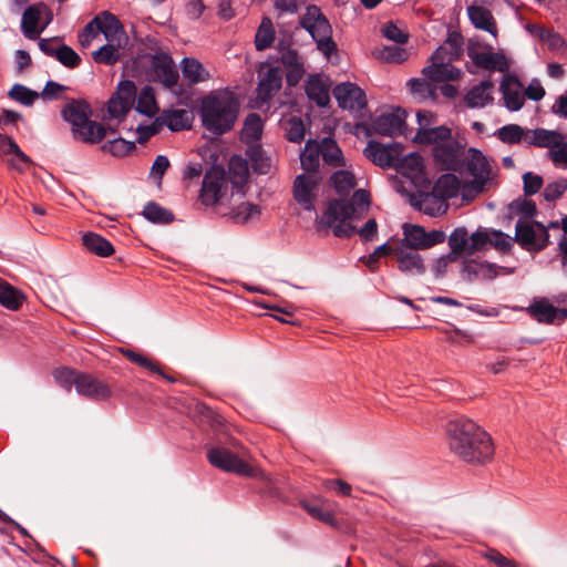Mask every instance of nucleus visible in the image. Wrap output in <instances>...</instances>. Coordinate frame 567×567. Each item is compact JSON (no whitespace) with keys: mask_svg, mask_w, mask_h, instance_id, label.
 Listing matches in <instances>:
<instances>
[{"mask_svg":"<svg viewBox=\"0 0 567 567\" xmlns=\"http://www.w3.org/2000/svg\"><path fill=\"white\" fill-rule=\"evenodd\" d=\"M451 452L464 462L483 464L492 460L494 446L491 436L468 419H455L447 429Z\"/></svg>","mask_w":567,"mask_h":567,"instance_id":"nucleus-1","label":"nucleus"},{"mask_svg":"<svg viewBox=\"0 0 567 567\" xmlns=\"http://www.w3.org/2000/svg\"><path fill=\"white\" fill-rule=\"evenodd\" d=\"M239 103L229 91H215L203 99L200 116L204 127L217 135L230 131L237 120Z\"/></svg>","mask_w":567,"mask_h":567,"instance_id":"nucleus-2","label":"nucleus"},{"mask_svg":"<svg viewBox=\"0 0 567 567\" xmlns=\"http://www.w3.org/2000/svg\"><path fill=\"white\" fill-rule=\"evenodd\" d=\"M370 196L364 189L354 192L350 200H332L326 213V221L338 237H350L355 227L350 220L361 218L369 209Z\"/></svg>","mask_w":567,"mask_h":567,"instance_id":"nucleus-3","label":"nucleus"},{"mask_svg":"<svg viewBox=\"0 0 567 567\" xmlns=\"http://www.w3.org/2000/svg\"><path fill=\"white\" fill-rule=\"evenodd\" d=\"M465 164L472 181L463 185L462 197L471 199L494 184L497 166L477 148L467 151Z\"/></svg>","mask_w":567,"mask_h":567,"instance_id":"nucleus-4","label":"nucleus"},{"mask_svg":"<svg viewBox=\"0 0 567 567\" xmlns=\"http://www.w3.org/2000/svg\"><path fill=\"white\" fill-rule=\"evenodd\" d=\"M299 23L311 35L319 51L326 56H330L336 51L331 24L319 7L308 6L300 16Z\"/></svg>","mask_w":567,"mask_h":567,"instance_id":"nucleus-5","label":"nucleus"},{"mask_svg":"<svg viewBox=\"0 0 567 567\" xmlns=\"http://www.w3.org/2000/svg\"><path fill=\"white\" fill-rule=\"evenodd\" d=\"M534 146L547 148V156L556 167H567L566 136L554 130L536 128Z\"/></svg>","mask_w":567,"mask_h":567,"instance_id":"nucleus-6","label":"nucleus"},{"mask_svg":"<svg viewBox=\"0 0 567 567\" xmlns=\"http://www.w3.org/2000/svg\"><path fill=\"white\" fill-rule=\"evenodd\" d=\"M514 240L525 250L538 252L549 243L547 228L538 221H526L519 219L515 226Z\"/></svg>","mask_w":567,"mask_h":567,"instance_id":"nucleus-7","label":"nucleus"},{"mask_svg":"<svg viewBox=\"0 0 567 567\" xmlns=\"http://www.w3.org/2000/svg\"><path fill=\"white\" fill-rule=\"evenodd\" d=\"M486 239L487 237L483 234V230L468 235L466 228L458 227L449 237L450 254L455 258L457 256H472L486 248Z\"/></svg>","mask_w":567,"mask_h":567,"instance_id":"nucleus-8","label":"nucleus"},{"mask_svg":"<svg viewBox=\"0 0 567 567\" xmlns=\"http://www.w3.org/2000/svg\"><path fill=\"white\" fill-rule=\"evenodd\" d=\"M403 238L396 245L411 249L425 250L445 240V234L441 230L426 231L422 226L404 224L402 226Z\"/></svg>","mask_w":567,"mask_h":567,"instance_id":"nucleus-9","label":"nucleus"},{"mask_svg":"<svg viewBox=\"0 0 567 567\" xmlns=\"http://www.w3.org/2000/svg\"><path fill=\"white\" fill-rule=\"evenodd\" d=\"M228 189L227 175L220 166H212L205 174L199 198L206 206L219 203Z\"/></svg>","mask_w":567,"mask_h":567,"instance_id":"nucleus-10","label":"nucleus"},{"mask_svg":"<svg viewBox=\"0 0 567 567\" xmlns=\"http://www.w3.org/2000/svg\"><path fill=\"white\" fill-rule=\"evenodd\" d=\"M420 128L415 134L414 141L423 145L442 146L452 140V132L447 126L441 125L430 127L434 122V115L431 112H417L416 114Z\"/></svg>","mask_w":567,"mask_h":567,"instance_id":"nucleus-11","label":"nucleus"},{"mask_svg":"<svg viewBox=\"0 0 567 567\" xmlns=\"http://www.w3.org/2000/svg\"><path fill=\"white\" fill-rule=\"evenodd\" d=\"M207 457L213 466L225 472H231L244 476H258L261 474L258 468L238 458L230 451L223 447L212 449L208 452Z\"/></svg>","mask_w":567,"mask_h":567,"instance_id":"nucleus-12","label":"nucleus"},{"mask_svg":"<svg viewBox=\"0 0 567 567\" xmlns=\"http://www.w3.org/2000/svg\"><path fill=\"white\" fill-rule=\"evenodd\" d=\"M321 177L318 173H303L298 175L292 185V196L296 203L306 210L315 209Z\"/></svg>","mask_w":567,"mask_h":567,"instance_id":"nucleus-13","label":"nucleus"},{"mask_svg":"<svg viewBox=\"0 0 567 567\" xmlns=\"http://www.w3.org/2000/svg\"><path fill=\"white\" fill-rule=\"evenodd\" d=\"M136 97V86L134 82L126 80L118 84L117 91L109 101V116L115 120L123 118L131 110Z\"/></svg>","mask_w":567,"mask_h":567,"instance_id":"nucleus-14","label":"nucleus"},{"mask_svg":"<svg viewBox=\"0 0 567 567\" xmlns=\"http://www.w3.org/2000/svg\"><path fill=\"white\" fill-rule=\"evenodd\" d=\"M433 158L444 171H460L463 166L464 150L463 146L454 138L450 140L442 146L433 147Z\"/></svg>","mask_w":567,"mask_h":567,"instance_id":"nucleus-15","label":"nucleus"},{"mask_svg":"<svg viewBox=\"0 0 567 567\" xmlns=\"http://www.w3.org/2000/svg\"><path fill=\"white\" fill-rule=\"evenodd\" d=\"M467 54L480 69L497 72H507L509 69V60L502 51L492 52L478 45H471L467 49Z\"/></svg>","mask_w":567,"mask_h":567,"instance_id":"nucleus-16","label":"nucleus"},{"mask_svg":"<svg viewBox=\"0 0 567 567\" xmlns=\"http://www.w3.org/2000/svg\"><path fill=\"white\" fill-rule=\"evenodd\" d=\"M364 155L380 167H391L396 164L402 155V146L399 143L381 144L370 141L364 148Z\"/></svg>","mask_w":567,"mask_h":567,"instance_id":"nucleus-17","label":"nucleus"},{"mask_svg":"<svg viewBox=\"0 0 567 567\" xmlns=\"http://www.w3.org/2000/svg\"><path fill=\"white\" fill-rule=\"evenodd\" d=\"M406 113L398 107L385 111L377 116L372 122V128L375 133L384 136H396L404 132Z\"/></svg>","mask_w":567,"mask_h":567,"instance_id":"nucleus-18","label":"nucleus"},{"mask_svg":"<svg viewBox=\"0 0 567 567\" xmlns=\"http://www.w3.org/2000/svg\"><path fill=\"white\" fill-rule=\"evenodd\" d=\"M51 12L44 4H35L27 9L22 17V29L30 39H35L50 23Z\"/></svg>","mask_w":567,"mask_h":567,"instance_id":"nucleus-19","label":"nucleus"},{"mask_svg":"<svg viewBox=\"0 0 567 567\" xmlns=\"http://www.w3.org/2000/svg\"><path fill=\"white\" fill-rule=\"evenodd\" d=\"M258 78L257 99L267 102L280 90L282 72L279 68L267 64L260 68Z\"/></svg>","mask_w":567,"mask_h":567,"instance_id":"nucleus-20","label":"nucleus"},{"mask_svg":"<svg viewBox=\"0 0 567 567\" xmlns=\"http://www.w3.org/2000/svg\"><path fill=\"white\" fill-rule=\"evenodd\" d=\"M333 95L340 107L349 111H359L367 105V97L362 89L357 84L346 82L338 84Z\"/></svg>","mask_w":567,"mask_h":567,"instance_id":"nucleus-21","label":"nucleus"},{"mask_svg":"<svg viewBox=\"0 0 567 567\" xmlns=\"http://www.w3.org/2000/svg\"><path fill=\"white\" fill-rule=\"evenodd\" d=\"M454 59L445 55L435 59V52L431 55V64L423 69L425 78L434 82L455 81L461 78L462 72L452 65Z\"/></svg>","mask_w":567,"mask_h":567,"instance_id":"nucleus-22","label":"nucleus"},{"mask_svg":"<svg viewBox=\"0 0 567 567\" xmlns=\"http://www.w3.org/2000/svg\"><path fill=\"white\" fill-rule=\"evenodd\" d=\"M75 390L78 394L93 401H105L112 396V390L106 383L86 373L80 375Z\"/></svg>","mask_w":567,"mask_h":567,"instance_id":"nucleus-23","label":"nucleus"},{"mask_svg":"<svg viewBox=\"0 0 567 567\" xmlns=\"http://www.w3.org/2000/svg\"><path fill=\"white\" fill-rule=\"evenodd\" d=\"M394 256L398 261V268L408 275H423L425 272V265L422 256L416 249H411L405 246L395 244Z\"/></svg>","mask_w":567,"mask_h":567,"instance_id":"nucleus-24","label":"nucleus"},{"mask_svg":"<svg viewBox=\"0 0 567 567\" xmlns=\"http://www.w3.org/2000/svg\"><path fill=\"white\" fill-rule=\"evenodd\" d=\"M396 171L409 178L414 185H422L427 179L423 158L417 153H410L402 157L394 165Z\"/></svg>","mask_w":567,"mask_h":567,"instance_id":"nucleus-25","label":"nucleus"},{"mask_svg":"<svg viewBox=\"0 0 567 567\" xmlns=\"http://www.w3.org/2000/svg\"><path fill=\"white\" fill-rule=\"evenodd\" d=\"M0 156L17 171H23L31 164L30 157L24 154L18 144L8 135L0 134Z\"/></svg>","mask_w":567,"mask_h":567,"instance_id":"nucleus-26","label":"nucleus"},{"mask_svg":"<svg viewBox=\"0 0 567 567\" xmlns=\"http://www.w3.org/2000/svg\"><path fill=\"white\" fill-rule=\"evenodd\" d=\"M530 315L542 323H556L567 319V309L553 306L546 299L535 300L528 308Z\"/></svg>","mask_w":567,"mask_h":567,"instance_id":"nucleus-27","label":"nucleus"},{"mask_svg":"<svg viewBox=\"0 0 567 567\" xmlns=\"http://www.w3.org/2000/svg\"><path fill=\"white\" fill-rule=\"evenodd\" d=\"M153 75L166 87H173L177 84L178 73L168 54L158 53L153 56Z\"/></svg>","mask_w":567,"mask_h":567,"instance_id":"nucleus-28","label":"nucleus"},{"mask_svg":"<svg viewBox=\"0 0 567 567\" xmlns=\"http://www.w3.org/2000/svg\"><path fill=\"white\" fill-rule=\"evenodd\" d=\"M534 134L536 128H524L518 124H507L499 127L494 135L505 144H519L524 143L528 146H534Z\"/></svg>","mask_w":567,"mask_h":567,"instance_id":"nucleus-29","label":"nucleus"},{"mask_svg":"<svg viewBox=\"0 0 567 567\" xmlns=\"http://www.w3.org/2000/svg\"><path fill=\"white\" fill-rule=\"evenodd\" d=\"M501 92L505 106L509 111H518L525 101V94L519 81L512 75H505L501 83Z\"/></svg>","mask_w":567,"mask_h":567,"instance_id":"nucleus-30","label":"nucleus"},{"mask_svg":"<svg viewBox=\"0 0 567 567\" xmlns=\"http://www.w3.org/2000/svg\"><path fill=\"white\" fill-rule=\"evenodd\" d=\"M249 178V166L248 162L241 156L235 155L229 159L228 164V177L238 197L244 196V187L246 186Z\"/></svg>","mask_w":567,"mask_h":567,"instance_id":"nucleus-31","label":"nucleus"},{"mask_svg":"<svg viewBox=\"0 0 567 567\" xmlns=\"http://www.w3.org/2000/svg\"><path fill=\"white\" fill-rule=\"evenodd\" d=\"M101 33L106 42L124 45L127 41L126 33L121 21L111 12L101 13Z\"/></svg>","mask_w":567,"mask_h":567,"instance_id":"nucleus-32","label":"nucleus"},{"mask_svg":"<svg viewBox=\"0 0 567 567\" xmlns=\"http://www.w3.org/2000/svg\"><path fill=\"white\" fill-rule=\"evenodd\" d=\"M501 267L476 260H468L464 264L463 276L466 280H493L497 277Z\"/></svg>","mask_w":567,"mask_h":567,"instance_id":"nucleus-33","label":"nucleus"},{"mask_svg":"<svg viewBox=\"0 0 567 567\" xmlns=\"http://www.w3.org/2000/svg\"><path fill=\"white\" fill-rule=\"evenodd\" d=\"M463 186L461 185L460 178L452 174L446 173L443 174L434 184L433 193L445 203L446 199L453 198L457 196V194L462 193Z\"/></svg>","mask_w":567,"mask_h":567,"instance_id":"nucleus-34","label":"nucleus"},{"mask_svg":"<svg viewBox=\"0 0 567 567\" xmlns=\"http://www.w3.org/2000/svg\"><path fill=\"white\" fill-rule=\"evenodd\" d=\"M467 14L471 22L476 29L484 30L491 33L493 37H496V22L492 12L488 9L481 6H470L467 8Z\"/></svg>","mask_w":567,"mask_h":567,"instance_id":"nucleus-35","label":"nucleus"},{"mask_svg":"<svg viewBox=\"0 0 567 567\" xmlns=\"http://www.w3.org/2000/svg\"><path fill=\"white\" fill-rule=\"evenodd\" d=\"M281 62L288 69L287 81L289 84L295 85L305 74L303 60L296 50H284L281 52Z\"/></svg>","mask_w":567,"mask_h":567,"instance_id":"nucleus-36","label":"nucleus"},{"mask_svg":"<svg viewBox=\"0 0 567 567\" xmlns=\"http://www.w3.org/2000/svg\"><path fill=\"white\" fill-rule=\"evenodd\" d=\"M73 134L78 140L84 143L96 144L105 137L106 130L102 124L91 121L87 117L82 124L73 130Z\"/></svg>","mask_w":567,"mask_h":567,"instance_id":"nucleus-37","label":"nucleus"},{"mask_svg":"<svg viewBox=\"0 0 567 567\" xmlns=\"http://www.w3.org/2000/svg\"><path fill=\"white\" fill-rule=\"evenodd\" d=\"M494 84L491 81H482L468 91L465 102L470 107H484L493 101Z\"/></svg>","mask_w":567,"mask_h":567,"instance_id":"nucleus-38","label":"nucleus"},{"mask_svg":"<svg viewBox=\"0 0 567 567\" xmlns=\"http://www.w3.org/2000/svg\"><path fill=\"white\" fill-rule=\"evenodd\" d=\"M83 246L99 257H110L114 254L113 245L95 233H86L82 237Z\"/></svg>","mask_w":567,"mask_h":567,"instance_id":"nucleus-39","label":"nucleus"},{"mask_svg":"<svg viewBox=\"0 0 567 567\" xmlns=\"http://www.w3.org/2000/svg\"><path fill=\"white\" fill-rule=\"evenodd\" d=\"M90 114V106L85 102L72 101L62 110L63 118L72 125V130L82 124Z\"/></svg>","mask_w":567,"mask_h":567,"instance_id":"nucleus-40","label":"nucleus"},{"mask_svg":"<svg viewBox=\"0 0 567 567\" xmlns=\"http://www.w3.org/2000/svg\"><path fill=\"white\" fill-rule=\"evenodd\" d=\"M307 96L319 106H326L329 102V90L319 75H310L306 86Z\"/></svg>","mask_w":567,"mask_h":567,"instance_id":"nucleus-41","label":"nucleus"},{"mask_svg":"<svg viewBox=\"0 0 567 567\" xmlns=\"http://www.w3.org/2000/svg\"><path fill=\"white\" fill-rule=\"evenodd\" d=\"M248 156L252 169L257 174H269L275 167L274 158L268 155L259 145H254L248 150Z\"/></svg>","mask_w":567,"mask_h":567,"instance_id":"nucleus-42","label":"nucleus"},{"mask_svg":"<svg viewBox=\"0 0 567 567\" xmlns=\"http://www.w3.org/2000/svg\"><path fill=\"white\" fill-rule=\"evenodd\" d=\"M321 150L320 143L317 141L309 140L300 154L301 167L307 173H317V168L320 164Z\"/></svg>","mask_w":567,"mask_h":567,"instance_id":"nucleus-43","label":"nucleus"},{"mask_svg":"<svg viewBox=\"0 0 567 567\" xmlns=\"http://www.w3.org/2000/svg\"><path fill=\"white\" fill-rule=\"evenodd\" d=\"M24 300L21 291L0 278V305L11 311L18 310Z\"/></svg>","mask_w":567,"mask_h":567,"instance_id":"nucleus-44","label":"nucleus"},{"mask_svg":"<svg viewBox=\"0 0 567 567\" xmlns=\"http://www.w3.org/2000/svg\"><path fill=\"white\" fill-rule=\"evenodd\" d=\"M182 72L184 78L194 84L209 79V73L205 70L203 64L193 58L183 59Z\"/></svg>","mask_w":567,"mask_h":567,"instance_id":"nucleus-45","label":"nucleus"},{"mask_svg":"<svg viewBox=\"0 0 567 567\" xmlns=\"http://www.w3.org/2000/svg\"><path fill=\"white\" fill-rule=\"evenodd\" d=\"M135 110L148 117L154 116L158 112V106L155 100V93L152 86L145 85L137 94V104Z\"/></svg>","mask_w":567,"mask_h":567,"instance_id":"nucleus-46","label":"nucleus"},{"mask_svg":"<svg viewBox=\"0 0 567 567\" xmlns=\"http://www.w3.org/2000/svg\"><path fill=\"white\" fill-rule=\"evenodd\" d=\"M320 143L321 156L330 166H343L344 157L341 150L331 138H323Z\"/></svg>","mask_w":567,"mask_h":567,"instance_id":"nucleus-47","label":"nucleus"},{"mask_svg":"<svg viewBox=\"0 0 567 567\" xmlns=\"http://www.w3.org/2000/svg\"><path fill=\"white\" fill-rule=\"evenodd\" d=\"M262 121L260 116L256 113L249 114L244 123V127L241 130V138L246 143H252L258 141L262 134Z\"/></svg>","mask_w":567,"mask_h":567,"instance_id":"nucleus-48","label":"nucleus"},{"mask_svg":"<svg viewBox=\"0 0 567 567\" xmlns=\"http://www.w3.org/2000/svg\"><path fill=\"white\" fill-rule=\"evenodd\" d=\"M122 47L121 44L106 42L92 53V58L96 63L113 65L120 60Z\"/></svg>","mask_w":567,"mask_h":567,"instance_id":"nucleus-49","label":"nucleus"},{"mask_svg":"<svg viewBox=\"0 0 567 567\" xmlns=\"http://www.w3.org/2000/svg\"><path fill=\"white\" fill-rule=\"evenodd\" d=\"M275 40V29L272 25V21L265 17L261 20V23L257 30L256 37H255V45L258 51L266 50L269 48Z\"/></svg>","mask_w":567,"mask_h":567,"instance_id":"nucleus-50","label":"nucleus"},{"mask_svg":"<svg viewBox=\"0 0 567 567\" xmlns=\"http://www.w3.org/2000/svg\"><path fill=\"white\" fill-rule=\"evenodd\" d=\"M373 55L386 63H402L409 58V53L405 49L395 45L375 49Z\"/></svg>","mask_w":567,"mask_h":567,"instance_id":"nucleus-51","label":"nucleus"},{"mask_svg":"<svg viewBox=\"0 0 567 567\" xmlns=\"http://www.w3.org/2000/svg\"><path fill=\"white\" fill-rule=\"evenodd\" d=\"M462 52V37L458 33H452L446 41L436 49L435 59L447 56L450 59H458Z\"/></svg>","mask_w":567,"mask_h":567,"instance_id":"nucleus-52","label":"nucleus"},{"mask_svg":"<svg viewBox=\"0 0 567 567\" xmlns=\"http://www.w3.org/2000/svg\"><path fill=\"white\" fill-rule=\"evenodd\" d=\"M301 505L303 509L313 518L323 522L328 525H336V519L332 511L326 507L323 503H312L303 501Z\"/></svg>","mask_w":567,"mask_h":567,"instance_id":"nucleus-53","label":"nucleus"},{"mask_svg":"<svg viewBox=\"0 0 567 567\" xmlns=\"http://www.w3.org/2000/svg\"><path fill=\"white\" fill-rule=\"evenodd\" d=\"M331 182L336 192L340 195L349 194L355 187V177L352 172L341 169L331 176Z\"/></svg>","mask_w":567,"mask_h":567,"instance_id":"nucleus-54","label":"nucleus"},{"mask_svg":"<svg viewBox=\"0 0 567 567\" xmlns=\"http://www.w3.org/2000/svg\"><path fill=\"white\" fill-rule=\"evenodd\" d=\"M101 13L93 18L79 34V43L82 48H89L101 34Z\"/></svg>","mask_w":567,"mask_h":567,"instance_id":"nucleus-55","label":"nucleus"},{"mask_svg":"<svg viewBox=\"0 0 567 567\" xmlns=\"http://www.w3.org/2000/svg\"><path fill=\"white\" fill-rule=\"evenodd\" d=\"M260 209L257 205L250 203H241L231 210V218L237 223H247L258 218Z\"/></svg>","mask_w":567,"mask_h":567,"instance_id":"nucleus-56","label":"nucleus"},{"mask_svg":"<svg viewBox=\"0 0 567 567\" xmlns=\"http://www.w3.org/2000/svg\"><path fill=\"white\" fill-rule=\"evenodd\" d=\"M286 136L290 142L300 143L305 138V125L300 117L291 116L284 121Z\"/></svg>","mask_w":567,"mask_h":567,"instance_id":"nucleus-57","label":"nucleus"},{"mask_svg":"<svg viewBox=\"0 0 567 567\" xmlns=\"http://www.w3.org/2000/svg\"><path fill=\"white\" fill-rule=\"evenodd\" d=\"M143 215L153 223L166 224L173 220V214L155 203H150L144 207Z\"/></svg>","mask_w":567,"mask_h":567,"instance_id":"nucleus-58","label":"nucleus"},{"mask_svg":"<svg viewBox=\"0 0 567 567\" xmlns=\"http://www.w3.org/2000/svg\"><path fill=\"white\" fill-rule=\"evenodd\" d=\"M420 209L425 214L434 216L443 213L446 209V204L443 203L433 192L424 194L420 199Z\"/></svg>","mask_w":567,"mask_h":567,"instance_id":"nucleus-59","label":"nucleus"},{"mask_svg":"<svg viewBox=\"0 0 567 567\" xmlns=\"http://www.w3.org/2000/svg\"><path fill=\"white\" fill-rule=\"evenodd\" d=\"M163 121L172 131H181L188 127V113L185 110L166 112Z\"/></svg>","mask_w":567,"mask_h":567,"instance_id":"nucleus-60","label":"nucleus"},{"mask_svg":"<svg viewBox=\"0 0 567 567\" xmlns=\"http://www.w3.org/2000/svg\"><path fill=\"white\" fill-rule=\"evenodd\" d=\"M82 372L75 371L69 368L56 369L53 373L54 380L68 392L71 391L72 386L76 388V382L80 379Z\"/></svg>","mask_w":567,"mask_h":567,"instance_id":"nucleus-61","label":"nucleus"},{"mask_svg":"<svg viewBox=\"0 0 567 567\" xmlns=\"http://www.w3.org/2000/svg\"><path fill=\"white\" fill-rule=\"evenodd\" d=\"M483 234L487 237L486 246L489 244L502 252H507L511 250L513 246V239L508 235L499 230H483Z\"/></svg>","mask_w":567,"mask_h":567,"instance_id":"nucleus-62","label":"nucleus"},{"mask_svg":"<svg viewBox=\"0 0 567 567\" xmlns=\"http://www.w3.org/2000/svg\"><path fill=\"white\" fill-rule=\"evenodd\" d=\"M121 352L131 362L138 364L140 367H143L152 372L163 374L159 365L156 362L148 359L147 357H144L143 354L132 351L130 349H121Z\"/></svg>","mask_w":567,"mask_h":567,"instance_id":"nucleus-63","label":"nucleus"},{"mask_svg":"<svg viewBox=\"0 0 567 567\" xmlns=\"http://www.w3.org/2000/svg\"><path fill=\"white\" fill-rule=\"evenodd\" d=\"M135 148L133 142L117 137L103 145V150L110 152L114 156H125Z\"/></svg>","mask_w":567,"mask_h":567,"instance_id":"nucleus-64","label":"nucleus"}]
</instances>
